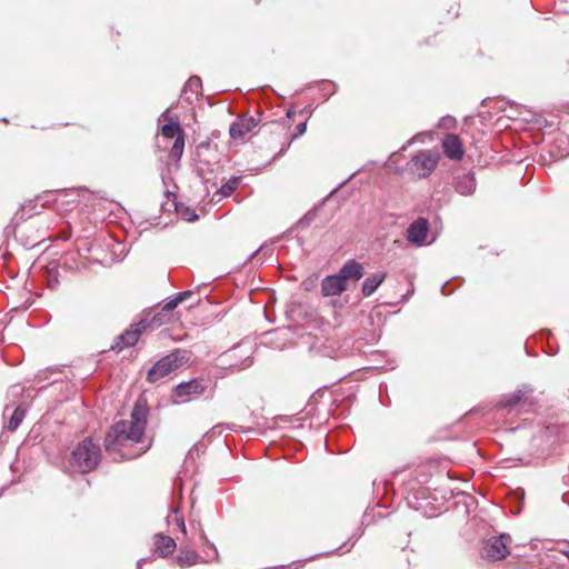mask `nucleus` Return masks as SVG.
Returning <instances> with one entry per match:
<instances>
[{
	"label": "nucleus",
	"instance_id": "obj_1",
	"mask_svg": "<svg viewBox=\"0 0 569 569\" xmlns=\"http://www.w3.org/2000/svg\"><path fill=\"white\" fill-rule=\"evenodd\" d=\"M148 417V406L142 399L137 400L129 420H120L111 426L104 438V447L109 455H118L120 459H133L143 453L149 446L136 452H128L133 445L142 442Z\"/></svg>",
	"mask_w": 569,
	"mask_h": 569
},
{
	"label": "nucleus",
	"instance_id": "obj_2",
	"mask_svg": "<svg viewBox=\"0 0 569 569\" xmlns=\"http://www.w3.org/2000/svg\"><path fill=\"white\" fill-rule=\"evenodd\" d=\"M101 461L100 445L91 438L79 442L70 455V465L80 472L94 470Z\"/></svg>",
	"mask_w": 569,
	"mask_h": 569
},
{
	"label": "nucleus",
	"instance_id": "obj_3",
	"mask_svg": "<svg viewBox=\"0 0 569 569\" xmlns=\"http://www.w3.org/2000/svg\"><path fill=\"white\" fill-rule=\"evenodd\" d=\"M253 343L242 341L218 358L219 366L223 369H229L231 372L247 369L253 362Z\"/></svg>",
	"mask_w": 569,
	"mask_h": 569
},
{
	"label": "nucleus",
	"instance_id": "obj_4",
	"mask_svg": "<svg viewBox=\"0 0 569 569\" xmlns=\"http://www.w3.org/2000/svg\"><path fill=\"white\" fill-rule=\"evenodd\" d=\"M188 361V352L177 349L173 352L162 357L149 369L147 373V380L151 383H154L169 376L172 371L177 370Z\"/></svg>",
	"mask_w": 569,
	"mask_h": 569
},
{
	"label": "nucleus",
	"instance_id": "obj_5",
	"mask_svg": "<svg viewBox=\"0 0 569 569\" xmlns=\"http://www.w3.org/2000/svg\"><path fill=\"white\" fill-rule=\"evenodd\" d=\"M440 154L435 150H422L411 157L407 163V171L418 179L429 177L437 168Z\"/></svg>",
	"mask_w": 569,
	"mask_h": 569
},
{
	"label": "nucleus",
	"instance_id": "obj_6",
	"mask_svg": "<svg viewBox=\"0 0 569 569\" xmlns=\"http://www.w3.org/2000/svg\"><path fill=\"white\" fill-rule=\"evenodd\" d=\"M533 388L531 386L522 385L513 393L503 396L497 407L499 409H506L509 412L521 410L528 411L537 402V400L531 396Z\"/></svg>",
	"mask_w": 569,
	"mask_h": 569
},
{
	"label": "nucleus",
	"instance_id": "obj_7",
	"mask_svg": "<svg viewBox=\"0 0 569 569\" xmlns=\"http://www.w3.org/2000/svg\"><path fill=\"white\" fill-rule=\"evenodd\" d=\"M162 325V320L158 316H153L151 320L142 319L136 325H132L130 329L126 330L118 336L112 350L121 351L124 348L132 347L139 340L141 333L148 328H157Z\"/></svg>",
	"mask_w": 569,
	"mask_h": 569
},
{
	"label": "nucleus",
	"instance_id": "obj_8",
	"mask_svg": "<svg viewBox=\"0 0 569 569\" xmlns=\"http://www.w3.org/2000/svg\"><path fill=\"white\" fill-rule=\"evenodd\" d=\"M510 541L511 537L507 533L491 537L482 548V557L492 561L505 559L509 555L508 545Z\"/></svg>",
	"mask_w": 569,
	"mask_h": 569
},
{
	"label": "nucleus",
	"instance_id": "obj_9",
	"mask_svg": "<svg viewBox=\"0 0 569 569\" xmlns=\"http://www.w3.org/2000/svg\"><path fill=\"white\" fill-rule=\"evenodd\" d=\"M91 193L83 189L61 190L57 193L56 203L58 208L66 206V210L79 206L82 201L89 200Z\"/></svg>",
	"mask_w": 569,
	"mask_h": 569
},
{
	"label": "nucleus",
	"instance_id": "obj_10",
	"mask_svg": "<svg viewBox=\"0 0 569 569\" xmlns=\"http://www.w3.org/2000/svg\"><path fill=\"white\" fill-rule=\"evenodd\" d=\"M206 389L207 386L202 379H192L179 383L174 388L173 395L176 398L181 399L182 401H187L189 398L202 396Z\"/></svg>",
	"mask_w": 569,
	"mask_h": 569
},
{
	"label": "nucleus",
	"instance_id": "obj_11",
	"mask_svg": "<svg viewBox=\"0 0 569 569\" xmlns=\"http://www.w3.org/2000/svg\"><path fill=\"white\" fill-rule=\"evenodd\" d=\"M428 233V220L425 218H418L417 220L409 224L407 229V240L417 247H421L427 243Z\"/></svg>",
	"mask_w": 569,
	"mask_h": 569
},
{
	"label": "nucleus",
	"instance_id": "obj_12",
	"mask_svg": "<svg viewBox=\"0 0 569 569\" xmlns=\"http://www.w3.org/2000/svg\"><path fill=\"white\" fill-rule=\"evenodd\" d=\"M347 289V283L342 281L339 274H330L321 281V292L325 297L341 295Z\"/></svg>",
	"mask_w": 569,
	"mask_h": 569
},
{
	"label": "nucleus",
	"instance_id": "obj_13",
	"mask_svg": "<svg viewBox=\"0 0 569 569\" xmlns=\"http://www.w3.org/2000/svg\"><path fill=\"white\" fill-rule=\"evenodd\" d=\"M257 127L252 117H243L230 126L229 133L232 139H242Z\"/></svg>",
	"mask_w": 569,
	"mask_h": 569
},
{
	"label": "nucleus",
	"instance_id": "obj_14",
	"mask_svg": "<svg viewBox=\"0 0 569 569\" xmlns=\"http://www.w3.org/2000/svg\"><path fill=\"white\" fill-rule=\"evenodd\" d=\"M445 154L451 160H460L463 157V148L460 139L455 134H447L442 140Z\"/></svg>",
	"mask_w": 569,
	"mask_h": 569
},
{
	"label": "nucleus",
	"instance_id": "obj_15",
	"mask_svg": "<svg viewBox=\"0 0 569 569\" xmlns=\"http://www.w3.org/2000/svg\"><path fill=\"white\" fill-rule=\"evenodd\" d=\"M10 410V406H6L3 410V418H8L6 428L10 431H14L18 429L26 417V408L23 405H19L11 411V413Z\"/></svg>",
	"mask_w": 569,
	"mask_h": 569
},
{
	"label": "nucleus",
	"instance_id": "obj_16",
	"mask_svg": "<svg viewBox=\"0 0 569 569\" xmlns=\"http://www.w3.org/2000/svg\"><path fill=\"white\" fill-rule=\"evenodd\" d=\"M338 274L345 283L348 280L358 281L363 277V267L356 260H349L342 266Z\"/></svg>",
	"mask_w": 569,
	"mask_h": 569
},
{
	"label": "nucleus",
	"instance_id": "obj_17",
	"mask_svg": "<svg viewBox=\"0 0 569 569\" xmlns=\"http://www.w3.org/2000/svg\"><path fill=\"white\" fill-rule=\"evenodd\" d=\"M153 539L156 552L162 558L171 555L177 547L174 539L169 536L157 533Z\"/></svg>",
	"mask_w": 569,
	"mask_h": 569
},
{
	"label": "nucleus",
	"instance_id": "obj_18",
	"mask_svg": "<svg viewBox=\"0 0 569 569\" xmlns=\"http://www.w3.org/2000/svg\"><path fill=\"white\" fill-rule=\"evenodd\" d=\"M199 561V555L189 548H180L179 553L176 557V562L180 568H188L197 565Z\"/></svg>",
	"mask_w": 569,
	"mask_h": 569
},
{
	"label": "nucleus",
	"instance_id": "obj_19",
	"mask_svg": "<svg viewBox=\"0 0 569 569\" xmlns=\"http://www.w3.org/2000/svg\"><path fill=\"white\" fill-rule=\"evenodd\" d=\"M385 272H376L368 277L362 283V295L370 297L386 279Z\"/></svg>",
	"mask_w": 569,
	"mask_h": 569
},
{
	"label": "nucleus",
	"instance_id": "obj_20",
	"mask_svg": "<svg viewBox=\"0 0 569 569\" xmlns=\"http://www.w3.org/2000/svg\"><path fill=\"white\" fill-rule=\"evenodd\" d=\"M457 191L460 194L469 196L476 190V181L472 176H463L459 179L456 186Z\"/></svg>",
	"mask_w": 569,
	"mask_h": 569
},
{
	"label": "nucleus",
	"instance_id": "obj_21",
	"mask_svg": "<svg viewBox=\"0 0 569 569\" xmlns=\"http://www.w3.org/2000/svg\"><path fill=\"white\" fill-rule=\"evenodd\" d=\"M241 181V177L236 176L230 178L221 188L216 192V196H220V199L230 197L238 188Z\"/></svg>",
	"mask_w": 569,
	"mask_h": 569
},
{
	"label": "nucleus",
	"instance_id": "obj_22",
	"mask_svg": "<svg viewBox=\"0 0 569 569\" xmlns=\"http://www.w3.org/2000/svg\"><path fill=\"white\" fill-rule=\"evenodd\" d=\"M161 134L167 139H177L178 136H184V131L178 121L168 122L161 127Z\"/></svg>",
	"mask_w": 569,
	"mask_h": 569
},
{
	"label": "nucleus",
	"instance_id": "obj_23",
	"mask_svg": "<svg viewBox=\"0 0 569 569\" xmlns=\"http://www.w3.org/2000/svg\"><path fill=\"white\" fill-rule=\"evenodd\" d=\"M201 87V79L197 76L191 77L183 87L182 97L189 100V92L193 96H198L200 93Z\"/></svg>",
	"mask_w": 569,
	"mask_h": 569
},
{
	"label": "nucleus",
	"instance_id": "obj_24",
	"mask_svg": "<svg viewBox=\"0 0 569 569\" xmlns=\"http://www.w3.org/2000/svg\"><path fill=\"white\" fill-rule=\"evenodd\" d=\"M184 150V136H178L177 139H174L173 146L171 147L169 151V156L172 160L179 161L182 157Z\"/></svg>",
	"mask_w": 569,
	"mask_h": 569
},
{
	"label": "nucleus",
	"instance_id": "obj_25",
	"mask_svg": "<svg viewBox=\"0 0 569 569\" xmlns=\"http://www.w3.org/2000/svg\"><path fill=\"white\" fill-rule=\"evenodd\" d=\"M178 301H176V298L168 300L166 305L162 308V311L158 313L157 316L162 320V325L164 323V317L167 316L166 312H171L173 309L177 308Z\"/></svg>",
	"mask_w": 569,
	"mask_h": 569
},
{
	"label": "nucleus",
	"instance_id": "obj_26",
	"mask_svg": "<svg viewBox=\"0 0 569 569\" xmlns=\"http://www.w3.org/2000/svg\"><path fill=\"white\" fill-rule=\"evenodd\" d=\"M316 216H317V211L316 210H312V211H309L307 212L300 220H299V224L300 226H309L311 224V222L316 219Z\"/></svg>",
	"mask_w": 569,
	"mask_h": 569
},
{
	"label": "nucleus",
	"instance_id": "obj_27",
	"mask_svg": "<svg viewBox=\"0 0 569 569\" xmlns=\"http://www.w3.org/2000/svg\"><path fill=\"white\" fill-rule=\"evenodd\" d=\"M307 130V122H301L296 127V133L292 136L291 140H295L301 137Z\"/></svg>",
	"mask_w": 569,
	"mask_h": 569
},
{
	"label": "nucleus",
	"instance_id": "obj_28",
	"mask_svg": "<svg viewBox=\"0 0 569 569\" xmlns=\"http://www.w3.org/2000/svg\"><path fill=\"white\" fill-rule=\"evenodd\" d=\"M191 295H192V291L187 290V291L178 292L174 296V298H176V301H178V303H180V302L184 301L186 299H188Z\"/></svg>",
	"mask_w": 569,
	"mask_h": 569
},
{
	"label": "nucleus",
	"instance_id": "obj_29",
	"mask_svg": "<svg viewBox=\"0 0 569 569\" xmlns=\"http://www.w3.org/2000/svg\"><path fill=\"white\" fill-rule=\"evenodd\" d=\"M174 521H176V523H177L178 528L180 529V531H181L183 535H186V533H187V528H186V523H184L183 518H181V517H177V516H176V517H174Z\"/></svg>",
	"mask_w": 569,
	"mask_h": 569
},
{
	"label": "nucleus",
	"instance_id": "obj_30",
	"mask_svg": "<svg viewBox=\"0 0 569 569\" xmlns=\"http://www.w3.org/2000/svg\"><path fill=\"white\" fill-rule=\"evenodd\" d=\"M263 250V247H260L259 249H257L256 251L252 252L251 254V259L254 258L260 251Z\"/></svg>",
	"mask_w": 569,
	"mask_h": 569
},
{
	"label": "nucleus",
	"instance_id": "obj_31",
	"mask_svg": "<svg viewBox=\"0 0 569 569\" xmlns=\"http://www.w3.org/2000/svg\"><path fill=\"white\" fill-rule=\"evenodd\" d=\"M168 118V110H166L164 112H162V114L160 116L159 120L160 119H167Z\"/></svg>",
	"mask_w": 569,
	"mask_h": 569
},
{
	"label": "nucleus",
	"instance_id": "obj_32",
	"mask_svg": "<svg viewBox=\"0 0 569 569\" xmlns=\"http://www.w3.org/2000/svg\"><path fill=\"white\" fill-rule=\"evenodd\" d=\"M210 547L213 549L214 553H216V555H218V552H217V549H216L214 545H210Z\"/></svg>",
	"mask_w": 569,
	"mask_h": 569
},
{
	"label": "nucleus",
	"instance_id": "obj_33",
	"mask_svg": "<svg viewBox=\"0 0 569 569\" xmlns=\"http://www.w3.org/2000/svg\"><path fill=\"white\" fill-rule=\"evenodd\" d=\"M451 121V118H442V122Z\"/></svg>",
	"mask_w": 569,
	"mask_h": 569
},
{
	"label": "nucleus",
	"instance_id": "obj_34",
	"mask_svg": "<svg viewBox=\"0 0 569 569\" xmlns=\"http://www.w3.org/2000/svg\"><path fill=\"white\" fill-rule=\"evenodd\" d=\"M197 218H198V214H197V213H193L192 219H197Z\"/></svg>",
	"mask_w": 569,
	"mask_h": 569
}]
</instances>
